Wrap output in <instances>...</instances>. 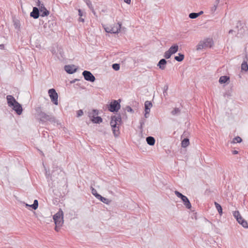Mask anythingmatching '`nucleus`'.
Returning <instances> with one entry per match:
<instances>
[{"mask_svg": "<svg viewBox=\"0 0 248 248\" xmlns=\"http://www.w3.org/2000/svg\"><path fill=\"white\" fill-rule=\"evenodd\" d=\"M233 215L236 218L237 222L244 228H248V223L247 221L241 217L238 211L233 212Z\"/></svg>", "mask_w": 248, "mask_h": 248, "instance_id": "6", "label": "nucleus"}, {"mask_svg": "<svg viewBox=\"0 0 248 248\" xmlns=\"http://www.w3.org/2000/svg\"><path fill=\"white\" fill-rule=\"evenodd\" d=\"M4 48V45L3 44H0V49H3Z\"/></svg>", "mask_w": 248, "mask_h": 248, "instance_id": "52", "label": "nucleus"}, {"mask_svg": "<svg viewBox=\"0 0 248 248\" xmlns=\"http://www.w3.org/2000/svg\"><path fill=\"white\" fill-rule=\"evenodd\" d=\"M11 107L17 115H20L22 114L23 111L22 107L18 102Z\"/></svg>", "mask_w": 248, "mask_h": 248, "instance_id": "13", "label": "nucleus"}, {"mask_svg": "<svg viewBox=\"0 0 248 248\" xmlns=\"http://www.w3.org/2000/svg\"><path fill=\"white\" fill-rule=\"evenodd\" d=\"M30 207H31L34 210H36L37 209L35 207L33 206V204L30 205Z\"/></svg>", "mask_w": 248, "mask_h": 248, "instance_id": "54", "label": "nucleus"}, {"mask_svg": "<svg viewBox=\"0 0 248 248\" xmlns=\"http://www.w3.org/2000/svg\"><path fill=\"white\" fill-rule=\"evenodd\" d=\"M122 123V117L121 115L119 114L117 116L112 115L111 117V121L110 123L116 124H120Z\"/></svg>", "mask_w": 248, "mask_h": 248, "instance_id": "12", "label": "nucleus"}, {"mask_svg": "<svg viewBox=\"0 0 248 248\" xmlns=\"http://www.w3.org/2000/svg\"><path fill=\"white\" fill-rule=\"evenodd\" d=\"M112 67L114 70L118 71L120 69V66L118 63H113L112 65Z\"/></svg>", "mask_w": 248, "mask_h": 248, "instance_id": "37", "label": "nucleus"}, {"mask_svg": "<svg viewBox=\"0 0 248 248\" xmlns=\"http://www.w3.org/2000/svg\"><path fill=\"white\" fill-rule=\"evenodd\" d=\"M167 62L166 59H162L159 61L157 66L160 69L164 70L166 67L165 65L167 64Z\"/></svg>", "mask_w": 248, "mask_h": 248, "instance_id": "20", "label": "nucleus"}, {"mask_svg": "<svg viewBox=\"0 0 248 248\" xmlns=\"http://www.w3.org/2000/svg\"><path fill=\"white\" fill-rule=\"evenodd\" d=\"M124 1L128 4H130L131 3V0H124Z\"/></svg>", "mask_w": 248, "mask_h": 248, "instance_id": "49", "label": "nucleus"}, {"mask_svg": "<svg viewBox=\"0 0 248 248\" xmlns=\"http://www.w3.org/2000/svg\"><path fill=\"white\" fill-rule=\"evenodd\" d=\"M122 26V23L121 22L117 23L114 26L111 27V33H118L120 31Z\"/></svg>", "mask_w": 248, "mask_h": 248, "instance_id": "17", "label": "nucleus"}, {"mask_svg": "<svg viewBox=\"0 0 248 248\" xmlns=\"http://www.w3.org/2000/svg\"><path fill=\"white\" fill-rule=\"evenodd\" d=\"M178 46L177 44H175L172 45L170 48L169 49V50L171 52L172 54H175L176 53L178 50Z\"/></svg>", "mask_w": 248, "mask_h": 248, "instance_id": "21", "label": "nucleus"}, {"mask_svg": "<svg viewBox=\"0 0 248 248\" xmlns=\"http://www.w3.org/2000/svg\"><path fill=\"white\" fill-rule=\"evenodd\" d=\"M6 99L7 101V104L10 107H11L17 102L14 97L11 95H7Z\"/></svg>", "mask_w": 248, "mask_h": 248, "instance_id": "16", "label": "nucleus"}, {"mask_svg": "<svg viewBox=\"0 0 248 248\" xmlns=\"http://www.w3.org/2000/svg\"><path fill=\"white\" fill-rule=\"evenodd\" d=\"M214 204H215L216 208L217 209L219 214L220 215H222L223 212H222V208L221 206L219 203L217 202H215Z\"/></svg>", "mask_w": 248, "mask_h": 248, "instance_id": "28", "label": "nucleus"}, {"mask_svg": "<svg viewBox=\"0 0 248 248\" xmlns=\"http://www.w3.org/2000/svg\"><path fill=\"white\" fill-rule=\"evenodd\" d=\"M152 107V103H151V101H146L145 102V103H144V108H151Z\"/></svg>", "mask_w": 248, "mask_h": 248, "instance_id": "36", "label": "nucleus"}, {"mask_svg": "<svg viewBox=\"0 0 248 248\" xmlns=\"http://www.w3.org/2000/svg\"><path fill=\"white\" fill-rule=\"evenodd\" d=\"M78 16H80V17H81L82 16H83V12H82L81 10L79 9L78 10Z\"/></svg>", "mask_w": 248, "mask_h": 248, "instance_id": "46", "label": "nucleus"}, {"mask_svg": "<svg viewBox=\"0 0 248 248\" xmlns=\"http://www.w3.org/2000/svg\"><path fill=\"white\" fill-rule=\"evenodd\" d=\"M145 121H146V120L142 118L140 120V126L139 128L140 129L141 132H142L143 130V126L144 125Z\"/></svg>", "mask_w": 248, "mask_h": 248, "instance_id": "31", "label": "nucleus"}, {"mask_svg": "<svg viewBox=\"0 0 248 248\" xmlns=\"http://www.w3.org/2000/svg\"><path fill=\"white\" fill-rule=\"evenodd\" d=\"M180 112L181 110L179 108H175L171 111V113L172 115H177L180 114Z\"/></svg>", "mask_w": 248, "mask_h": 248, "instance_id": "30", "label": "nucleus"}, {"mask_svg": "<svg viewBox=\"0 0 248 248\" xmlns=\"http://www.w3.org/2000/svg\"><path fill=\"white\" fill-rule=\"evenodd\" d=\"M97 199L102 202L106 203L107 204H109L110 202H111V200L102 197L101 195L100 196H99Z\"/></svg>", "mask_w": 248, "mask_h": 248, "instance_id": "24", "label": "nucleus"}, {"mask_svg": "<svg viewBox=\"0 0 248 248\" xmlns=\"http://www.w3.org/2000/svg\"><path fill=\"white\" fill-rule=\"evenodd\" d=\"M198 14H199V16H200V15H201L203 13V11H200V12L199 13H197Z\"/></svg>", "mask_w": 248, "mask_h": 248, "instance_id": "55", "label": "nucleus"}, {"mask_svg": "<svg viewBox=\"0 0 248 248\" xmlns=\"http://www.w3.org/2000/svg\"><path fill=\"white\" fill-rule=\"evenodd\" d=\"M233 31H234L233 30H230L229 31V33H232Z\"/></svg>", "mask_w": 248, "mask_h": 248, "instance_id": "56", "label": "nucleus"}, {"mask_svg": "<svg viewBox=\"0 0 248 248\" xmlns=\"http://www.w3.org/2000/svg\"><path fill=\"white\" fill-rule=\"evenodd\" d=\"M84 2L86 3L88 7L90 8V10H92V12L95 14V11L93 9V7L92 5V2L90 1V0H84Z\"/></svg>", "mask_w": 248, "mask_h": 248, "instance_id": "26", "label": "nucleus"}, {"mask_svg": "<svg viewBox=\"0 0 248 248\" xmlns=\"http://www.w3.org/2000/svg\"><path fill=\"white\" fill-rule=\"evenodd\" d=\"M62 225H60L59 226H58V225H55V230L56 232H59L60 229V228L62 226Z\"/></svg>", "mask_w": 248, "mask_h": 248, "instance_id": "45", "label": "nucleus"}, {"mask_svg": "<svg viewBox=\"0 0 248 248\" xmlns=\"http://www.w3.org/2000/svg\"><path fill=\"white\" fill-rule=\"evenodd\" d=\"M42 136L44 138H46L49 137V134L46 131H43L42 132Z\"/></svg>", "mask_w": 248, "mask_h": 248, "instance_id": "42", "label": "nucleus"}, {"mask_svg": "<svg viewBox=\"0 0 248 248\" xmlns=\"http://www.w3.org/2000/svg\"><path fill=\"white\" fill-rule=\"evenodd\" d=\"M48 93L50 98L51 101L54 104L57 105L58 104V94L56 90L53 88L50 89L48 91Z\"/></svg>", "mask_w": 248, "mask_h": 248, "instance_id": "9", "label": "nucleus"}, {"mask_svg": "<svg viewBox=\"0 0 248 248\" xmlns=\"http://www.w3.org/2000/svg\"><path fill=\"white\" fill-rule=\"evenodd\" d=\"M248 54H246L245 57L244 58V59H243V62L241 64V71H244L245 72L248 71Z\"/></svg>", "mask_w": 248, "mask_h": 248, "instance_id": "14", "label": "nucleus"}, {"mask_svg": "<svg viewBox=\"0 0 248 248\" xmlns=\"http://www.w3.org/2000/svg\"><path fill=\"white\" fill-rule=\"evenodd\" d=\"M78 79H74L73 80L71 81H70V83H75L76 81H78Z\"/></svg>", "mask_w": 248, "mask_h": 248, "instance_id": "53", "label": "nucleus"}, {"mask_svg": "<svg viewBox=\"0 0 248 248\" xmlns=\"http://www.w3.org/2000/svg\"><path fill=\"white\" fill-rule=\"evenodd\" d=\"M146 141L147 143L151 146H153L155 144V139L152 136H148L146 138Z\"/></svg>", "mask_w": 248, "mask_h": 248, "instance_id": "22", "label": "nucleus"}, {"mask_svg": "<svg viewBox=\"0 0 248 248\" xmlns=\"http://www.w3.org/2000/svg\"><path fill=\"white\" fill-rule=\"evenodd\" d=\"M217 5H214L213 6H212L211 8V11L212 13H214L216 10H217Z\"/></svg>", "mask_w": 248, "mask_h": 248, "instance_id": "43", "label": "nucleus"}, {"mask_svg": "<svg viewBox=\"0 0 248 248\" xmlns=\"http://www.w3.org/2000/svg\"><path fill=\"white\" fill-rule=\"evenodd\" d=\"M88 116L90 118L92 122L94 124H100L103 121V119L101 117L92 116L91 113H89Z\"/></svg>", "mask_w": 248, "mask_h": 248, "instance_id": "15", "label": "nucleus"}, {"mask_svg": "<svg viewBox=\"0 0 248 248\" xmlns=\"http://www.w3.org/2000/svg\"><path fill=\"white\" fill-rule=\"evenodd\" d=\"M175 194L179 198L181 199L182 201L184 204L185 205L186 207L190 209L191 208V204L187 197L184 195H183L181 193L179 192L177 190H175L174 191Z\"/></svg>", "mask_w": 248, "mask_h": 248, "instance_id": "5", "label": "nucleus"}, {"mask_svg": "<svg viewBox=\"0 0 248 248\" xmlns=\"http://www.w3.org/2000/svg\"><path fill=\"white\" fill-rule=\"evenodd\" d=\"M33 206L35 207L36 208L38 207V202L37 200H35L33 202Z\"/></svg>", "mask_w": 248, "mask_h": 248, "instance_id": "44", "label": "nucleus"}, {"mask_svg": "<svg viewBox=\"0 0 248 248\" xmlns=\"http://www.w3.org/2000/svg\"><path fill=\"white\" fill-rule=\"evenodd\" d=\"M39 152H40V153L41 154V155H44V154H43V152H42V151H40V150H39Z\"/></svg>", "mask_w": 248, "mask_h": 248, "instance_id": "58", "label": "nucleus"}, {"mask_svg": "<svg viewBox=\"0 0 248 248\" xmlns=\"http://www.w3.org/2000/svg\"><path fill=\"white\" fill-rule=\"evenodd\" d=\"M35 110L38 116L39 117V122L44 123L48 121L52 124H55L58 122L56 118L53 115L46 114L42 110L40 107L37 108Z\"/></svg>", "mask_w": 248, "mask_h": 248, "instance_id": "1", "label": "nucleus"}, {"mask_svg": "<svg viewBox=\"0 0 248 248\" xmlns=\"http://www.w3.org/2000/svg\"><path fill=\"white\" fill-rule=\"evenodd\" d=\"M232 154H233V155H236L238 153V152L236 150H233V151H232Z\"/></svg>", "mask_w": 248, "mask_h": 248, "instance_id": "51", "label": "nucleus"}, {"mask_svg": "<svg viewBox=\"0 0 248 248\" xmlns=\"http://www.w3.org/2000/svg\"><path fill=\"white\" fill-rule=\"evenodd\" d=\"M235 28L237 29L236 37L242 38L245 34L246 30L241 21H238Z\"/></svg>", "mask_w": 248, "mask_h": 248, "instance_id": "8", "label": "nucleus"}, {"mask_svg": "<svg viewBox=\"0 0 248 248\" xmlns=\"http://www.w3.org/2000/svg\"><path fill=\"white\" fill-rule=\"evenodd\" d=\"M30 205H29V204H26V206H29V207H30Z\"/></svg>", "mask_w": 248, "mask_h": 248, "instance_id": "59", "label": "nucleus"}, {"mask_svg": "<svg viewBox=\"0 0 248 248\" xmlns=\"http://www.w3.org/2000/svg\"><path fill=\"white\" fill-rule=\"evenodd\" d=\"M82 75L84 79L87 81L93 82L95 80V77L90 71L84 70L82 72Z\"/></svg>", "mask_w": 248, "mask_h": 248, "instance_id": "10", "label": "nucleus"}, {"mask_svg": "<svg viewBox=\"0 0 248 248\" xmlns=\"http://www.w3.org/2000/svg\"><path fill=\"white\" fill-rule=\"evenodd\" d=\"M189 144V140L188 138H185L181 142L182 147L186 148Z\"/></svg>", "mask_w": 248, "mask_h": 248, "instance_id": "27", "label": "nucleus"}, {"mask_svg": "<svg viewBox=\"0 0 248 248\" xmlns=\"http://www.w3.org/2000/svg\"><path fill=\"white\" fill-rule=\"evenodd\" d=\"M110 30H111V27H107V28L105 29V31L106 32L111 33V31H110Z\"/></svg>", "mask_w": 248, "mask_h": 248, "instance_id": "47", "label": "nucleus"}, {"mask_svg": "<svg viewBox=\"0 0 248 248\" xmlns=\"http://www.w3.org/2000/svg\"><path fill=\"white\" fill-rule=\"evenodd\" d=\"M188 16L190 18L195 19L199 16V14L197 13H191L189 14Z\"/></svg>", "mask_w": 248, "mask_h": 248, "instance_id": "33", "label": "nucleus"}, {"mask_svg": "<svg viewBox=\"0 0 248 248\" xmlns=\"http://www.w3.org/2000/svg\"><path fill=\"white\" fill-rule=\"evenodd\" d=\"M14 26L15 29H17L18 31L20 30V21L18 20H14Z\"/></svg>", "mask_w": 248, "mask_h": 248, "instance_id": "29", "label": "nucleus"}, {"mask_svg": "<svg viewBox=\"0 0 248 248\" xmlns=\"http://www.w3.org/2000/svg\"><path fill=\"white\" fill-rule=\"evenodd\" d=\"M40 16V12L38 8L36 7H33L32 11L30 13V16L34 19H37Z\"/></svg>", "mask_w": 248, "mask_h": 248, "instance_id": "18", "label": "nucleus"}, {"mask_svg": "<svg viewBox=\"0 0 248 248\" xmlns=\"http://www.w3.org/2000/svg\"><path fill=\"white\" fill-rule=\"evenodd\" d=\"M64 69L68 74H72L77 71L78 67L75 65H65Z\"/></svg>", "mask_w": 248, "mask_h": 248, "instance_id": "11", "label": "nucleus"}, {"mask_svg": "<svg viewBox=\"0 0 248 248\" xmlns=\"http://www.w3.org/2000/svg\"><path fill=\"white\" fill-rule=\"evenodd\" d=\"M172 55V54L171 53V52L168 50L165 52L164 57L165 58V59H168L170 58Z\"/></svg>", "mask_w": 248, "mask_h": 248, "instance_id": "35", "label": "nucleus"}, {"mask_svg": "<svg viewBox=\"0 0 248 248\" xmlns=\"http://www.w3.org/2000/svg\"><path fill=\"white\" fill-rule=\"evenodd\" d=\"M150 111V108H145V112L146 114H149Z\"/></svg>", "mask_w": 248, "mask_h": 248, "instance_id": "48", "label": "nucleus"}, {"mask_svg": "<svg viewBox=\"0 0 248 248\" xmlns=\"http://www.w3.org/2000/svg\"><path fill=\"white\" fill-rule=\"evenodd\" d=\"M184 58H185L184 55L182 53H178V56H176L174 57V59H175V60H176V61H177L178 62H181L184 60Z\"/></svg>", "mask_w": 248, "mask_h": 248, "instance_id": "25", "label": "nucleus"}, {"mask_svg": "<svg viewBox=\"0 0 248 248\" xmlns=\"http://www.w3.org/2000/svg\"><path fill=\"white\" fill-rule=\"evenodd\" d=\"M110 124L112 128V130L114 136L116 137H118L120 134L119 127L117 126V124L110 123Z\"/></svg>", "mask_w": 248, "mask_h": 248, "instance_id": "19", "label": "nucleus"}, {"mask_svg": "<svg viewBox=\"0 0 248 248\" xmlns=\"http://www.w3.org/2000/svg\"><path fill=\"white\" fill-rule=\"evenodd\" d=\"M36 5L39 7L38 9L40 12V16L42 17L47 16L49 14V11L47 10L44 5L41 3L40 0H36Z\"/></svg>", "mask_w": 248, "mask_h": 248, "instance_id": "7", "label": "nucleus"}, {"mask_svg": "<svg viewBox=\"0 0 248 248\" xmlns=\"http://www.w3.org/2000/svg\"><path fill=\"white\" fill-rule=\"evenodd\" d=\"M77 116L78 117H79V116H81L83 115V110L82 109H79L78 110V111H77Z\"/></svg>", "mask_w": 248, "mask_h": 248, "instance_id": "41", "label": "nucleus"}, {"mask_svg": "<svg viewBox=\"0 0 248 248\" xmlns=\"http://www.w3.org/2000/svg\"><path fill=\"white\" fill-rule=\"evenodd\" d=\"M125 110H126L127 112H130L131 113H134V110L129 106H127L125 107Z\"/></svg>", "mask_w": 248, "mask_h": 248, "instance_id": "38", "label": "nucleus"}, {"mask_svg": "<svg viewBox=\"0 0 248 248\" xmlns=\"http://www.w3.org/2000/svg\"><path fill=\"white\" fill-rule=\"evenodd\" d=\"M214 44V43L212 38H207L204 39L203 40L200 41L196 46V49L197 50H200L203 48L207 47L211 48L213 46Z\"/></svg>", "mask_w": 248, "mask_h": 248, "instance_id": "2", "label": "nucleus"}, {"mask_svg": "<svg viewBox=\"0 0 248 248\" xmlns=\"http://www.w3.org/2000/svg\"><path fill=\"white\" fill-rule=\"evenodd\" d=\"M78 21L79 22H84V19L83 18H82L81 17H80L78 19Z\"/></svg>", "mask_w": 248, "mask_h": 248, "instance_id": "50", "label": "nucleus"}, {"mask_svg": "<svg viewBox=\"0 0 248 248\" xmlns=\"http://www.w3.org/2000/svg\"><path fill=\"white\" fill-rule=\"evenodd\" d=\"M148 114H146V112L144 114V117L145 118H147L148 117Z\"/></svg>", "mask_w": 248, "mask_h": 248, "instance_id": "57", "label": "nucleus"}, {"mask_svg": "<svg viewBox=\"0 0 248 248\" xmlns=\"http://www.w3.org/2000/svg\"><path fill=\"white\" fill-rule=\"evenodd\" d=\"M242 141V139H241V137H239V136H237L236 137H235L233 139V141L232 142L234 143H240L241 142V141Z\"/></svg>", "mask_w": 248, "mask_h": 248, "instance_id": "34", "label": "nucleus"}, {"mask_svg": "<svg viewBox=\"0 0 248 248\" xmlns=\"http://www.w3.org/2000/svg\"><path fill=\"white\" fill-rule=\"evenodd\" d=\"M92 116H97L99 114V111L97 109H93L92 112H91Z\"/></svg>", "mask_w": 248, "mask_h": 248, "instance_id": "40", "label": "nucleus"}, {"mask_svg": "<svg viewBox=\"0 0 248 248\" xmlns=\"http://www.w3.org/2000/svg\"><path fill=\"white\" fill-rule=\"evenodd\" d=\"M121 99L113 100L108 105V109L111 112H117L121 108Z\"/></svg>", "mask_w": 248, "mask_h": 248, "instance_id": "3", "label": "nucleus"}, {"mask_svg": "<svg viewBox=\"0 0 248 248\" xmlns=\"http://www.w3.org/2000/svg\"><path fill=\"white\" fill-rule=\"evenodd\" d=\"M92 193L93 195H94L96 199H98L99 196H100L99 194H98L97 192V190L94 188L92 187Z\"/></svg>", "mask_w": 248, "mask_h": 248, "instance_id": "32", "label": "nucleus"}, {"mask_svg": "<svg viewBox=\"0 0 248 248\" xmlns=\"http://www.w3.org/2000/svg\"><path fill=\"white\" fill-rule=\"evenodd\" d=\"M55 225H62L63 223V213L61 209H59V211L56 213L53 217Z\"/></svg>", "mask_w": 248, "mask_h": 248, "instance_id": "4", "label": "nucleus"}, {"mask_svg": "<svg viewBox=\"0 0 248 248\" xmlns=\"http://www.w3.org/2000/svg\"><path fill=\"white\" fill-rule=\"evenodd\" d=\"M230 80V77L227 76H221L219 79V82L220 84L225 83Z\"/></svg>", "mask_w": 248, "mask_h": 248, "instance_id": "23", "label": "nucleus"}, {"mask_svg": "<svg viewBox=\"0 0 248 248\" xmlns=\"http://www.w3.org/2000/svg\"><path fill=\"white\" fill-rule=\"evenodd\" d=\"M168 90V85H165V86L164 87V90H163V95L164 96H166L168 94V93H167Z\"/></svg>", "mask_w": 248, "mask_h": 248, "instance_id": "39", "label": "nucleus"}]
</instances>
